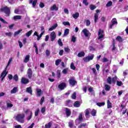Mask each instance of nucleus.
Segmentation results:
<instances>
[{
    "label": "nucleus",
    "instance_id": "4468645a",
    "mask_svg": "<svg viewBox=\"0 0 128 128\" xmlns=\"http://www.w3.org/2000/svg\"><path fill=\"white\" fill-rule=\"evenodd\" d=\"M26 114H30L27 120H30L32 118V112L31 110H26L25 112Z\"/></svg>",
    "mask_w": 128,
    "mask_h": 128
},
{
    "label": "nucleus",
    "instance_id": "f3484780",
    "mask_svg": "<svg viewBox=\"0 0 128 128\" xmlns=\"http://www.w3.org/2000/svg\"><path fill=\"white\" fill-rule=\"evenodd\" d=\"M36 92L37 96H40L42 94V91L40 88H37Z\"/></svg>",
    "mask_w": 128,
    "mask_h": 128
},
{
    "label": "nucleus",
    "instance_id": "2eb2a0df",
    "mask_svg": "<svg viewBox=\"0 0 128 128\" xmlns=\"http://www.w3.org/2000/svg\"><path fill=\"white\" fill-rule=\"evenodd\" d=\"M27 75L28 78H32V70L30 68L28 69L27 71Z\"/></svg>",
    "mask_w": 128,
    "mask_h": 128
},
{
    "label": "nucleus",
    "instance_id": "a211bd4d",
    "mask_svg": "<svg viewBox=\"0 0 128 128\" xmlns=\"http://www.w3.org/2000/svg\"><path fill=\"white\" fill-rule=\"evenodd\" d=\"M72 114V112H70V109L66 108V116L68 117L70 116Z\"/></svg>",
    "mask_w": 128,
    "mask_h": 128
},
{
    "label": "nucleus",
    "instance_id": "603ef678",
    "mask_svg": "<svg viewBox=\"0 0 128 128\" xmlns=\"http://www.w3.org/2000/svg\"><path fill=\"white\" fill-rule=\"evenodd\" d=\"M116 84L117 86H122V81H116Z\"/></svg>",
    "mask_w": 128,
    "mask_h": 128
},
{
    "label": "nucleus",
    "instance_id": "f704fd0d",
    "mask_svg": "<svg viewBox=\"0 0 128 128\" xmlns=\"http://www.w3.org/2000/svg\"><path fill=\"white\" fill-rule=\"evenodd\" d=\"M94 22H96L98 18V13L95 14L94 16Z\"/></svg>",
    "mask_w": 128,
    "mask_h": 128
},
{
    "label": "nucleus",
    "instance_id": "4c0bfd02",
    "mask_svg": "<svg viewBox=\"0 0 128 128\" xmlns=\"http://www.w3.org/2000/svg\"><path fill=\"white\" fill-rule=\"evenodd\" d=\"M44 34V31L42 32L40 36L38 35V36L37 37L38 38H37V40H40V38H42V35Z\"/></svg>",
    "mask_w": 128,
    "mask_h": 128
},
{
    "label": "nucleus",
    "instance_id": "423d86ee",
    "mask_svg": "<svg viewBox=\"0 0 128 128\" xmlns=\"http://www.w3.org/2000/svg\"><path fill=\"white\" fill-rule=\"evenodd\" d=\"M82 122V114H80L78 118L76 120V126H78Z\"/></svg>",
    "mask_w": 128,
    "mask_h": 128
},
{
    "label": "nucleus",
    "instance_id": "0eeeda50",
    "mask_svg": "<svg viewBox=\"0 0 128 128\" xmlns=\"http://www.w3.org/2000/svg\"><path fill=\"white\" fill-rule=\"evenodd\" d=\"M98 40H104V30H100L98 32Z\"/></svg>",
    "mask_w": 128,
    "mask_h": 128
},
{
    "label": "nucleus",
    "instance_id": "bb28decb",
    "mask_svg": "<svg viewBox=\"0 0 128 128\" xmlns=\"http://www.w3.org/2000/svg\"><path fill=\"white\" fill-rule=\"evenodd\" d=\"M90 114L92 116H96V110L93 109L91 111Z\"/></svg>",
    "mask_w": 128,
    "mask_h": 128
},
{
    "label": "nucleus",
    "instance_id": "6ab92c4d",
    "mask_svg": "<svg viewBox=\"0 0 128 128\" xmlns=\"http://www.w3.org/2000/svg\"><path fill=\"white\" fill-rule=\"evenodd\" d=\"M74 106L75 108H80V102L78 101L74 102Z\"/></svg>",
    "mask_w": 128,
    "mask_h": 128
},
{
    "label": "nucleus",
    "instance_id": "b1692460",
    "mask_svg": "<svg viewBox=\"0 0 128 128\" xmlns=\"http://www.w3.org/2000/svg\"><path fill=\"white\" fill-rule=\"evenodd\" d=\"M26 92L30 94H32V87H28L26 88Z\"/></svg>",
    "mask_w": 128,
    "mask_h": 128
},
{
    "label": "nucleus",
    "instance_id": "5fc2aeb1",
    "mask_svg": "<svg viewBox=\"0 0 128 128\" xmlns=\"http://www.w3.org/2000/svg\"><path fill=\"white\" fill-rule=\"evenodd\" d=\"M72 98L73 100H76V92H74L72 94Z\"/></svg>",
    "mask_w": 128,
    "mask_h": 128
},
{
    "label": "nucleus",
    "instance_id": "de8ad7c7",
    "mask_svg": "<svg viewBox=\"0 0 128 128\" xmlns=\"http://www.w3.org/2000/svg\"><path fill=\"white\" fill-rule=\"evenodd\" d=\"M38 112H40V108H37L36 111L34 112L35 116H38Z\"/></svg>",
    "mask_w": 128,
    "mask_h": 128
},
{
    "label": "nucleus",
    "instance_id": "09e8293b",
    "mask_svg": "<svg viewBox=\"0 0 128 128\" xmlns=\"http://www.w3.org/2000/svg\"><path fill=\"white\" fill-rule=\"evenodd\" d=\"M13 78L14 80H16V82H18V74H15Z\"/></svg>",
    "mask_w": 128,
    "mask_h": 128
},
{
    "label": "nucleus",
    "instance_id": "338daca9",
    "mask_svg": "<svg viewBox=\"0 0 128 128\" xmlns=\"http://www.w3.org/2000/svg\"><path fill=\"white\" fill-rule=\"evenodd\" d=\"M92 72L94 74H97L96 70L95 68H92Z\"/></svg>",
    "mask_w": 128,
    "mask_h": 128
},
{
    "label": "nucleus",
    "instance_id": "9b49d317",
    "mask_svg": "<svg viewBox=\"0 0 128 128\" xmlns=\"http://www.w3.org/2000/svg\"><path fill=\"white\" fill-rule=\"evenodd\" d=\"M30 82V80L26 78H22L21 79V83L22 84H26Z\"/></svg>",
    "mask_w": 128,
    "mask_h": 128
},
{
    "label": "nucleus",
    "instance_id": "680f3d73",
    "mask_svg": "<svg viewBox=\"0 0 128 128\" xmlns=\"http://www.w3.org/2000/svg\"><path fill=\"white\" fill-rule=\"evenodd\" d=\"M83 4H85V6H88V0H83Z\"/></svg>",
    "mask_w": 128,
    "mask_h": 128
},
{
    "label": "nucleus",
    "instance_id": "473e14b6",
    "mask_svg": "<svg viewBox=\"0 0 128 128\" xmlns=\"http://www.w3.org/2000/svg\"><path fill=\"white\" fill-rule=\"evenodd\" d=\"M106 68H107V69L106 68H104L103 70L104 72H105L106 74H108V72H110V66H108V65H106Z\"/></svg>",
    "mask_w": 128,
    "mask_h": 128
},
{
    "label": "nucleus",
    "instance_id": "f8f14e48",
    "mask_svg": "<svg viewBox=\"0 0 128 128\" xmlns=\"http://www.w3.org/2000/svg\"><path fill=\"white\" fill-rule=\"evenodd\" d=\"M82 32L84 34V35L85 36H86V38H88L90 36V32H88V30L86 28L82 30Z\"/></svg>",
    "mask_w": 128,
    "mask_h": 128
},
{
    "label": "nucleus",
    "instance_id": "864d4df0",
    "mask_svg": "<svg viewBox=\"0 0 128 128\" xmlns=\"http://www.w3.org/2000/svg\"><path fill=\"white\" fill-rule=\"evenodd\" d=\"M5 35L7 36H12V32H6L5 33Z\"/></svg>",
    "mask_w": 128,
    "mask_h": 128
},
{
    "label": "nucleus",
    "instance_id": "20e7f679",
    "mask_svg": "<svg viewBox=\"0 0 128 128\" xmlns=\"http://www.w3.org/2000/svg\"><path fill=\"white\" fill-rule=\"evenodd\" d=\"M94 55L92 54L91 56H88L84 58L83 60L85 62H88L90 60H94Z\"/></svg>",
    "mask_w": 128,
    "mask_h": 128
},
{
    "label": "nucleus",
    "instance_id": "8fccbe9b",
    "mask_svg": "<svg viewBox=\"0 0 128 128\" xmlns=\"http://www.w3.org/2000/svg\"><path fill=\"white\" fill-rule=\"evenodd\" d=\"M51 126H52V123L50 122H49L45 125L46 128H50Z\"/></svg>",
    "mask_w": 128,
    "mask_h": 128
},
{
    "label": "nucleus",
    "instance_id": "0e129e2a",
    "mask_svg": "<svg viewBox=\"0 0 128 128\" xmlns=\"http://www.w3.org/2000/svg\"><path fill=\"white\" fill-rule=\"evenodd\" d=\"M46 56H48L50 54V52L48 50H46Z\"/></svg>",
    "mask_w": 128,
    "mask_h": 128
},
{
    "label": "nucleus",
    "instance_id": "c9c22d12",
    "mask_svg": "<svg viewBox=\"0 0 128 128\" xmlns=\"http://www.w3.org/2000/svg\"><path fill=\"white\" fill-rule=\"evenodd\" d=\"M22 30H20L14 32V36H18V34H20V32H22Z\"/></svg>",
    "mask_w": 128,
    "mask_h": 128
},
{
    "label": "nucleus",
    "instance_id": "bf43d9fd",
    "mask_svg": "<svg viewBox=\"0 0 128 128\" xmlns=\"http://www.w3.org/2000/svg\"><path fill=\"white\" fill-rule=\"evenodd\" d=\"M36 2H38L37 0H34L33 1V2H32V6H34H34H36Z\"/></svg>",
    "mask_w": 128,
    "mask_h": 128
},
{
    "label": "nucleus",
    "instance_id": "58836bf2",
    "mask_svg": "<svg viewBox=\"0 0 128 128\" xmlns=\"http://www.w3.org/2000/svg\"><path fill=\"white\" fill-rule=\"evenodd\" d=\"M22 18V16H14V20H20Z\"/></svg>",
    "mask_w": 128,
    "mask_h": 128
},
{
    "label": "nucleus",
    "instance_id": "cd10ccee",
    "mask_svg": "<svg viewBox=\"0 0 128 128\" xmlns=\"http://www.w3.org/2000/svg\"><path fill=\"white\" fill-rule=\"evenodd\" d=\"M69 126L70 128H76V127L74 126V121H71L69 122Z\"/></svg>",
    "mask_w": 128,
    "mask_h": 128
},
{
    "label": "nucleus",
    "instance_id": "2f4dec72",
    "mask_svg": "<svg viewBox=\"0 0 128 128\" xmlns=\"http://www.w3.org/2000/svg\"><path fill=\"white\" fill-rule=\"evenodd\" d=\"M32 30H30V31H28V32H26V36L28 38V37L32 35Z\"/></svg>",
    "mask_w": 128,
    "mask_h": 128
},
{
    "label": "nucleus",
    "instance_id": "f03ea898",
    "mask_svg": "<svg viewBox=\"0 0 128 128\" xmlns=\"http://www.w3.org/2000/svg\"><path fill=\"white\" fill-rule=\"evenodd\" d=\"M24 114H18L16 116V120L18 122H21L22 124H24Z\"/></svg>",
    "mask_w": 128,
    "mask_h": 128
},
{
    "label": "nucleus",
    "instance_id": "72a5a7b5",
    "mask_svg": "<svg viewBox=\"0 0 128 128\" xmlns=\"http://www.w3.org/2000/svg\"><path fill=\"white\" fill-rule=\"evenodd\" d=\"M116 40H118L119 42H122V38L120 36H118L116 38Z\"/></svg>",
    "mask_w": 128,
    "mask_h": 128
},
{
    "label": "nucleus",
    "instance_id": "a878e982",
    "mask_svg": "<svg viewBox=\"0 0 128 128\" xmlns=\"http://www.w3.org/2000/svg\"><path fill=\"white\" fill-rule=\"evenodd\" d=\"M30 61V55H27L25 56V58L24 60V62H28Z\"/></svg>",
    "mask_w": 128,
    "mask_h": 128
},
{
    "label": "nucleus",
    "instance_id": "6e6552de",
    "mask_svg": "<svg viewBox=\"0 0 128 128\" xmlns=\"http://www.w3.org/2000/svg\"><path fill=\"white\" fill-rule=\"evenodd\" d=\"M66 88V84L64 82H62L58 85V88H59L60 90H64Z\"/></svg>",
    "mask_w": 128,
    "mask_h": 128
},
{
    "label": "nucleus",
    "instance_id": "f257e3e1",
    "mask_svg": "<svg viewBox=\"0 0 128 128\" xmlns=\"http://www.w3.org/2000/svg\"><path fill=\"white\" fill-rule=\"evenodd\" d=\"M12 58H10L9 59L6 67L5 68L3 72L1 74L0 78H2L1 79L2 82L4 80V78H6V74H8V72H6V70H8V67L10 66V64H12Z\"/></svg>",
    "mask_w": 128,
    "mask_h": 128
},
{
    "label": "nucleus",
    "instance_id": "aec40b11",
    "mask_svg": "<svg viewBox=\"0 0 128 128\" xmlns=\"http://www.w3.org/2000/svg\"><path fill=\"white\" fill-rule=\"evenodd\" d=\"M104 90H106V92H110V86L108 84H106L104 85Z\"/></svg>",
    "mask_w": 128,
    "mask_h": 128
},
{
    "label": "nucleus",
    "instance_id": "e2e57ef3",
    "mask_svg": "<svg viewBox=\"0 0 128 128\" xmlns=\"http://www.w3.org/2000/svg\"><path fill=\"white\" fill-rule=\"evenodd\" d=\"M90 24V21L88 20H86V26H88Z\"/></svg>",
    "mask_w": 128,
    "mask_h": 128
},
{
    "label": "nucleus",
    "instance_id": "4be33fe9",
    "mask_svg": "<svg viewBox=\"0 0 128 128\" xmlns=\"http://www.w3.org/2000/svg\"><path fill=\"white\" fill-rule=\"evenodd\" d=\"M58 27V24H54L53 26L50 28L48 30L49 32H52V30H56Z\"/></svg>",
    "mask_w": 128,
    "mask_h": 128
},
{
    "label": "nucleus",
    "instance_id": "c03bdc74",
    "mask_svg": "<svg viewBox=\"0 0 128 128\" xmlns=\"http://www.w3.org/2000/svg\"><path fill=\"white\" fill-rule=\"evenodd\" d=\"M76 36H72L71 42H76Z\"/></svg>",
    "mask_w": 128,
    "mask_h": 128
},
{
    "label": "nucleus",
    "instance_id": "69168bd1",
    "mask_svg": "<svg viewBox=\"0 0 128 128\" xmlns=\"http://www.w3.org/2000/svg\"><path fill=\"white\" fill-rule=\"evenodd\" d=\"M45 112H46V107L42 108L41 109V112L42 114H44Z\"/></svg>",
    "mask_w": 128,
    "mask_h": 128
},
{
    "label": "nucleus",
    "instance_id": "774afa93",
    "mask_svg": "<svg viewBox=\"0 0 128 128\" xmlns=\"http://www.w3.org/2000/svg\"><path fill=\"white\" fill-rule=\"evenodd\" d=\"M6 106H7V107L8 108H12L14 105H12V104L10 103H7Z\"/></svg>",
    "mask_w": 128,
    "mask_h": 128
},
{
    "label": "nucleus",
    "instance_id": "4d7b16f0",
    "mask_svg": "<svg viewBox=\"0 0 128 128\" xmlns=\"http://www.w3.org/2000/svg\"><path fill=\"white\" fill-rule=\"evenodd\" d=\"M56 72H57L58 78H60V70H58Z\"/></svg>",
    "mask_w": 128,
    "mask_h": 128
},
{
    "label": "nucleus",
    "instance_id": "e433bc0d",
    "mask_svg": "<svg viewBox=\"0 0 128 128\" xmlns=\"http://www.w3.org/2000/svg\"><path fill=\"white\" fill-rule=\"evenodd\" d=\"M112 6V1L108 2L106 4V6H107L108 8Z\"/></svg>",
    "mask_w": 128,
    "mask_h": 128
},
{
    "label": "nucleus",
    "instance_id": "052dcab7",
    "mask_svg": "<svg viewBox=\"0 0 128 128\" xmlns=\"http://www.w3.org/2000/svg\"><path fill=\"white\" fill-rule=\"evenodd\" d=\"M63 24L64 26H70V22H63Z\"/></svg>",
    "mask_w": 128,
    "mask_h": 128
},
{
    "label": "nucleus",
    "instance_id": "79ce46f5",
    "mask_svg": "<svg viewBox=\"0 0 128 128\" xmlns=\"http://www.w3.org/2000/svg\"><path fill=\"white\" fill-rule=\"evenodd\" d=\"M86 124H82L78 126V128H86Z\"/></svg>",
    "mask_w": 128,
    "mask_h": 128
},
{
    "label": "nucleus",
    "instance_id": "39448f33",
    "mask_svg": "<svg viewBox=\"0 0 128 128\" xmlns=\"http://www.w3.org/2000/svg\"><path fill=\"white\" fill-rule=\"evenodd\" d=\"M1 11L5 12L6 16H10V8L6 6L1 8Z\"/></svg>",
    "mask_w": 128,
    "mask_h": 128
},
{
    "label": "nucleus",
    "instance_id": "37998d69",
    "mask_svg": "<svg viewBox=\"0 0 128 128\" xmlns=\"http://www.w3.org/2000/svg\"><path fill=\"white\" fill-rule=\"evenodd\" d=\"M96 104L98 106H104L105 104V103L104 102H98Z\"/></svg>",
    "mask_w": 128,
    "mask_h": 128
},
{
    "label": "nucleus",
    "instance_id": "9d476101",
    "mask_svg": "<svg viewBox=\"0 0 128 128\" xmlns=\"http://www.w3.org/2000/svg\"><path fill=\"white\" fill-rule=\"evenodd\" d=\"M69 82L70 86H76V81L74 80V77H72L69 80Z\"/></svg>",
    "mask_w": 128,
    "mask_h": 128
},
{
    "label": "nucleus",
    "instance_id": "13d9d810",
    "mask_svg": "<svg viewBox=\"0 0 128 128\" xmlns=\"http://www.w3.org/2000/svg\"><path fill=\"white\" fill-rule=\"evenodd\" d=\"M44 97L43 96L41 98L40 100V104H44Z\"/></svg>",
    "mask_w": 128,
    "mask_h": 128
},
{
    "label": "nucleus",
    "instance_id": "6e6d98bb",
    "mask_svg": "<svg viewBox=\"0 0 128 128\" xmlns=\"http://www.w3.org/2000/svg\"><path fill=\"white\" fill-rule=\"evenodd\" d=\"M58 44L60 46H62V39H59L58 40Z\"/></svg>",
    "mask_w": 128,
    "mask_h": 128
},
{
    "label": "nucleus",
    "instance_id": "5701e85b",
    "mask_svg": "<svg viewBox=\"0 0 128 128\" xmlns=\"http://www.w3.org/2000/svg\"><path fill=\"white\" fill-rule=\"evenodd\" d=\"M18 92V87H14L10 91V94H16Z\"/></svg>",
    "mask_w": 128,
    "mask_h": 128
},
{
    "label": "nucleus",
    "instance_id": "393cba45",
    "mask_svg": "<svg viewBox=\"0 0 128 128\" xmlns=\"http://www.w3.org/2000/svg\"><path fill=\"white\" fill-rule=\"evenodd\" d=\"M70 34V29L66 28L64 31V36H66Z\"/></svg>",
    "mask_w": 128,
    "mask_h": 128
},
{
    "label": "nucleus",
    "instance_id": "3c124183",
    "mask_svg": "<svg viewBox=\"0 0 128 128\" xmlns=\"http://www.w3.org/2000/svg\"><path fill=\"white\" fill-rule=\"evenodd\" d=\"M70 68L74 70H76V66H74V62L71 63Z\"/></svg>",
    "mask_w": 128,
    "mask_h": 128
},
{
    "label": "nucleus",
    "instance_id": "1a4fd4ad",
    "mask_svg": "<svg viewBox=\"0 0 128 128\" xmlns=\"http://www.w3.org/2000/svg\"><path fill=\"white\" fill-rule=\"evenodd\" d=\"M50 38L51 42H54L56 38V34L55 32H52L50 34Z\"/></svg>",
    "mask_w": 128,
    "mask_h": 128
},
{
    "label": "nucleus",
    "instance_id": "a18cd8bd",
    "mask_svg": "<svg viewBox=\"0 0 128 128\" xmlns=\"http://www.w3.org/2000/svg\"><path fill=\"white\" fill-rule=\"evenodd\" d=\"M61 62H62V60H60V59H58V60H56L55 64L58 66L60 64V63Z\"/></svg>",
    "mask_w": 128,
    "mask_h": 128
},
{
    "label": "nucleus",
    "instance_id": "dca6fc26",
    "mask_svg": "<svg viewBox=\"0 0 128 128\" xmlns=\"http://www.w3.org/2000/svg\"><path fill=\"white\" fill-rule=\"evenodd\" d=\"M90 109L88 108L85 110V116L86 118H90Z\"/></svg>",
    "mask_w": 128,
    "mask_h": 128
},
{
    "label": "nucleus",
    "instance_id": "7ed1b4c3",
    "mask_svg": "<svg viewBox=\"0 0 128 128\" xmlns=\"http://www.w3.org/2000/svg\"><path fill=\"white\" fill-rule=\"evenodd\" d=\"M117 78L118 77L116 76L112 78H111L110 76H109L106 82L109 84H116V81Z\"/></svg>",
    "mask_w": 128,
    "mask_h": 128
},
{
    "label": "nucleus",
    "instance_id": "7c9ffc66",
    "mask_svg": "<svg viewBox=\"0 0 128 128\" xmlns=\"http://www.w3.org/2000/svg\"><path fill=\"white\" fill-rule=\"evenodd\" d=\"M107 106L108 108H112V103L110 102V100H107Z\"/></svg>",
    "mask_w": 128,
    "mask_h": 128
},
{
    "label": "nucleus",
    "instance_id": "412c9836",
    "mask_svg": "<svg viewBox=\"0 0 128 128\" xmlns=\"http://www.w3.org/2000/svg\"><path fill=\"white\" fill-rule=\"evenodd\" d=\"M50 10H52V11L58 10V8L56 6V5L54 4L52 6H51Z\"/></svg>",
    "mask_w": 128,
    "mask_h": 128
},
{
    "label": "nucleus",
    "instance_id": "c85d7f7f",
    "mask_svg": "<svg viewBox=\"0 0 128 128\" xmlns=\"http://www.w3.org/2000/svg\"><path fill=\"white\" fill-rule=\"evenodd\" d=\"M86 54H84V52H79L78 54V58H82V56H84V55Z\"/></svg>",
    "mask_w": 128,
    "mask_h": 128
},
{
    "label": "nucleus",
    "instance_id": "c756f323",
    "mask_svg": "<svg viewBox=\"0 0 128 128\" xmlns=\"http://www.w3.org/2000/svg\"><path fill=\"white\" fill-rule=\"evenodd\" d=\"M80 14L78 12H76L74 14H72V17L76 20V18H78Z\"/></svg>",
    "mask_w": 128,
    "mask_h": 128
},
{
    "label": "nucleus",
    "instance_id": "ddd939ff",
    "mask_svg": "<svg viewBox=\"0 0 128 128\" xmlns=\"http://www.w3.org/2000/svg\"><path fill=\"white\" fill-rule=\"evenodd\" d=\"M114 24H118V21L116 20V18H114L112 20V24H110V28H112Z\"/></svg>",
    "mask_w": 128,
    "mask_h": 128
},
{
    "label": "nucleus",
    "instance_id": "49530a36",
    "mask_svg": "<svg viewBox=\"0 0 128 128\" xmlns=\"http://www.w3.org/2000/svg\"><path fill=\"white\" fill-rule=\"evenodd\" d=\"M90 10H95V8H96V6L94 5H90Z\"/></svg>",
    "mask_w": 128,
    "mask_h": 128
},
{
    "label": "nucleus",
    "instance_id": "ea45409f",
    "mask_svg": "<svg viewBox=\"0 0 128 128\" xmlns=\"http://www.w3.org/2000/svg\"><path fill=\"white\" fill-rule=\"evenodd\" d=\"M88 90L90 92H92V94L93 96H94V88H90L88 89Z\"/></svg>",
    "mask_w": 128,
    "mask_h": 128
},
{
    "label": "nucleus",
    "instance_id": "a19ab883",
    "mask_svg": "<svg viewBox=\"0 0 128 128\" xmlns=\"http://www.w3.org/2000/svg\"><path fill=\"white\" fill-rule=\"evenodd\" d=\"M68 68H66L62 70V72L64 74H68Z\"/></svg>",
    "mask_w": 128,
    "mask_h": 128
}]
</instances>
